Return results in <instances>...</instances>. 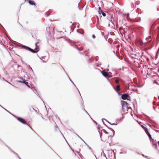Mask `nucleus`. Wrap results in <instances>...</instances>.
Returning <instances> with one entry per match:
<instances>
[{"mask_svg": "<svg viewBox=\"0 0 159 159\" xmlns=\"http://www.w3.org/2000/svg\"><path fill=\"white\" fill-rule=\"evenodd\" d=\"M12 116L16 118L18 121L22 123V124L26 125L27 126H29V125L26 122L24 118L20 117H18L14 115H12Z\"/></svg>", "mask_w": 159, "mask_h": 159, "instance_id": "f257e3e1", "label": "nucleus"}, {"mask_svg": "<svg viewBox=\"0 0 159 159\" xmlns=\"http://www.w3.org/2000/svg\"><path fill=\"white\" fill-rule=\"evenodd\" d=\"M21 47L34 53H36L38 52V51L36 50V49H33L25 45H22Z\"/></svg>", "mask_w": 159, "mask_h": 159, "instance_id": "f03ea898", "label": "nucleus"}, {"mask_svg": "<svg viewBox=\"0 0 159 159\" xmlns=\"http://www.w3.org/2000/svg\"><path fill=\"white\" fill-rule=\"evenodd\" d=\"M67 41L68 43L71 46L73 47L74 48L77 49L79 51H80L83 50V48H79L75 44L72 42L69 39H68Z\"/></svg>", "mask_w": 159, "mask_h": 159, "instance_id": "7ed1b4c3", "label": "nucleus"}, {"mask_svg": "<svg viewBox=\"0 0 159 159\" xmlns=\"http://www.w3.org/2000/svg\"><path fill=\"white\" fill-rule=\"evenodd\" d=\"M67 41L68 43L71 46L73 47L74 48L77 49L79 51H80L83 50V48H79L75 44L72 42L69 39H68Z\"/></svg>", "mask_w": 159, "mask_h": 159, "instance_id": "20e7f679", "label": "nucleus"}, {"mask_svg": "<svg viewBox=\"0 0 159 159\" xmlns=\"http://www.w3.org/2000/svg\"><path fill=\"white\" fill-rule=\"evenodd\" d=\"M101 73L102 75L106 78H108L112 77V76L111 75L109 74L106 71L102 70L101 71Z\"/></svg>", "mask_w": 159, "mask_h": 159, "instance_id": "39448f33", "label": "nucleus"}, {"mask_svg": "<svg viewBox=\"0 0 159 159\" xmlns=\"http://www.w3.org/2000/svg\"><path fill=\"white\" fill-rule=\"evenodd\" d=\"M128 97H130V96L128 93H125L122 94L121 96V98L123 100H126L127 99Z\"/></svg>", "mask_w": 159, "mask_h": 159, "instance_id": "423d86ee", "label": "nucleus"}, {"mask_svg": "<svg viewBox=\"0 0 159 159\" xmlns=\"http://www.w3.org/2000/svg\"><path fill=\"white\" fill-rule=\"evenodd\" d=\"M103 131V130H100L99 129H98V132L100 134V137L101 138V140L102 141L105 142L106 139V137H103L102 138V132Z\"/></svg>", "mask_w": 159, "mask_h": 159, "instance_id": "0eeeda50", "label": "nucleus"}, {"mask_svg": "<svg viewBox=\"0 0 159 159\" xmlns=\"http://www.w3.org/2000/svg\"><path fill=\"white\" fill-rule=\"evenodd\" d=\"M98 13L99 15L102 14V16L104 17H105L106 16V14L102 10L101 8L100 7H98Z\"/></svg>", "mask_w": 159, "mask_h": 159, "instance_id": "6e6552de", "label": "nucleus"}, {"mask_svg": "<svg viewBox=\"0 0 159 159\" xmlns=\"http://www.w3.org/2000/svg\"><path fill=\"white\" fill-rule=\"evenodd\" d=\"M147 135L148 136L150 141L151 142L152 140H153V139L152 138V136L149 132L148 131V128H146L145 131Z\"/></svg>", "mask_w": 159, "mask_h": 159, "instance_id": "1a4fd4ad", "label": "nucleus"}, {"mask_svg": "<svg viewBox=\"0 0 159 159\" xmlns=\"http://www.w3.org/2000/svg\"><path fill=\"white\" fill-rule=\"evenodd\" d=\"M113 88L115 91L116 92L118 93L120 90V87L119 85H117L116 87H115L113 86Z\"/></svg>", "mask_w": 159, "mask_h": 159, "instance_id": "9d476101", "label": "nucleus"}, {"mask_svg": "<svg viewBox=\"0 0 159 159\" xmlns=\"http://www.w3.org/2000/svg\"><path fill=\"white\" fill-rule=\"evenodd\" d=\"M112 151L111 150L109 151H108V157H106V159H111V157H112Z\"/></svg>", "mask_w": 159, "mask_h": 159, "instance_id": "9b49d317", "label": "nucleus"}, {"mask_svg": "<svg viewBox=\"0 0 159 159\" xmlns=\"http://www.w3.org/2000/svg\"><path fill=\"white\" fill-rule=\"evenodd\" d=\"M61 159H62L59 156V155L57 153L53 150V149L45 141H44L42 138H40Z\"/></svg>", "mask_w": 159, "mask_h": 159, "instance_id": "f8f14e48", "label": "nucleus"}, {"mask_svg": "<svg viewBox=\"0 0 159 159\" xmlns=\"http://www.w3.org/2000/svg\"><path fill=\"white\" fill-rule=\"evenodd\" d=\"M61 159H62L59 156V155L57 153L53 150V149L45 141H44L42 138H40Z\"/></svg>", "mask_w": 159, "mask_h": 159, "instance_id": "ddd939ff", "label": "nucleus"}, {"mask_svg": "<svg viewBox=\"0 0 159 159\" xmlns=\"http://www.w3.org/2000/svg\"><path fill=\"white\" fill-rule=\"evenodd\" d=\"M121 103L122 107V110L123 111H124V107H125V103H127V102L126 101L123 100H121Z\"/></svg>", "mask_w": 159, "mask_h": 159, "instance_id": "4468645a", "label": "nucleus"}, {"mask_svg": "<svg viewBox=\"0 0 159 159\" xmlns=\"http://www.w3.org/2000/svg\"><path fill=\"white\" fill-rule=\"evenodd\" d=\"M151 141L152 142V146L154 147L156 149H157V145L155 141H154V139L153 140H152Z\"/></svg>", "mask_w": 159, "mask_h": 159, "instance_id": "2eb2a0df", "label": "nucleus"}, {"mask_svg": "<svg viewBox=\"0 0 159 159\" xmlns=\"http://www.w3.org/2000/svg\"><path fill=\"white\" fill-rule=\"evenodd\" d=\"M121 21L122 24L123 25H126V20L125 19L124 20H120V22Z\"/></svg>", "mask_w": 159, "mask_h": 159, "instance_id": "dca6fc26", "label": "nucleus"}, {"mask_svg": "<svg viewBox=\"0 0 159 159\" xmlns=\"http://www.w3.org/2000/svg\"><path fill=\"white\" fill-rule=\"evenodd\" d=\"M81 106L82 107V109L85 111L86 113L90 117V116L89 114V113L85 109L84 107V105L83 104V100H82V104L81 105Z\"/></svg>", "mask_w": 159, "mask_h": 159, "instance_id": "f3484780", "label": "nucleus"}, {"mask_svg": "<svg viewBox=\"0 0 159 159\" xmlns=\"http://www.w3.org/2000/svg\"><path fill=\"white\" fill-rule=\"evenodd\" d=\"M0 107H1L3 109H4L6 111L8 112V113H9L11 115H13L12 113H11V112H10L8 110H7V109L3 107L1 105H0Z\"/></svg>", "mask_w": 159, "mask_h": 159, "instance_id": "a211bd4d", "label": "nucleus"}, {"mask_svg": "<svg viewBox=\"0 0 159 159\" xmlns=\"http://www.w3.org/2000/svg\"><path fill=\"white\" fill-rule=\"evenodd\" d=\"M68 78H69V80L71 82L73 83V84L75 86V87L77 89V90H78V91H79V93H80L79 90H78V88H77V87H76V85H75V84H74V83L73 82V81L71 80V79H70V77H69V76H68Z\"/></svg>", "mask_w": 159, "mask_h": 159, "instance_id": "6ab92c4d", "label": "nucleus"}, {"mask_svg": "<svg viewBox=\"0 0 159 159\" xmlns=\"http://www.w3.org/2000/svg\"><path fill=\"white\" fill-rule=\"evenodd\" d=\"M87 147L89 148L91 150V152L93 154V155L95 156V157L97 159V158L96 156L93 153V151L91 149V147H90L88 145H87Z\"/></svg>", "mask_w": 159, "mask_h": 159, "instance_id": "aec40b11", "label": "nucleus"}, {"mask_svg": "<svg viewBox=\"0 0 159 159\" xmlns=\"http://www.w3.org/2000/svg\"><path fill=\"white\" fill-rule=\"evenodd\" d=\"M110 21L113 24V25H114V19H113V15H112L111 16V20H110Z\"/></svg>", "mask_w": 159, "mask_h": 159, "instance_id": "412c9836", "label": "nucleus"}, {"mask_svg": "<svg viewBox=\"0 0 159 159\" xmlns=\"http://www.w3.org/2000/svg\"><path fill=\"white\" fill-rule=\"evenodd\" d=\"M101 156L103 155L104 157L106 158V155L105 153H104V151L103 150H102V152L101 154Z\"/></svg>", "mask_w": 159, "mask_h": 159, "instance_id": "4be33fe9", "label": "nucleus"}, {"mask_svg": "<svg viewBox=\"0 0 159 159\" xmlns=\"http://www.w3.org/2000/svg\"><path fill=\"white\" fill-rule=\"evenodd\" d=\"M106 126L107 127L108 129H110L113 132V134H114L115 133V132L114 130L111 128L109 127L107 125H106Z\"/></svg>", "mask_w": 159, "mask_h": 159, "instance_id": "5701e85b", "label": "nucleus"}, {"mask_svg": "<svg viewBox=\"0 0 159 159\" xmlns=\"http://www.w3.org/2000/svg\"><path fill=\"white\" fill-rule=\"evenodd\" d=\"M29 126L30 128L33 131H34L37 135H38L39 137H40V136H39V135L38 134H37L36 132L29 125V126Z\"/></svg>", "mask_w": 159, "mask_h": 159, "instance_id": "b1692460", "label": "nucleus"}, {"mask_svg": "<svg viewBox=\"0 0 159 159\" xmlns=\"http://www.w3.org/2000/svg\"><path fill=\"white\" fill-rule=\"evenodd\" d=\"M25 84L26 85V86L29 88H30V85H31V84H28V82H26L25 83Z\"/></svg>", "mask_w": 159, "mask_h": 159, "instance_id": "393cba45", "label": "nucleus"}, {"mask_svg": "<svg viewBox=\"0 0 159 159\" xmlns=\"http://www.w3.org/2000/svg\"><path fill=\"white\" fill-rule=\"evenodd\" d=\"M35 46V49H36V50L38 51V52L39 50V45H38L36 46Z\"/></svg>", "mask_w": 159, "mask_h": 159, "instance_id": "a878e982", "label": "nucleus"}, {"mask_svg": "<svg viewBox=\"0 0 159 159\" xmlns=\"http://www.w3.org/2000/svg\"><path fill=\"white\" fill-rule=\"evenodd\" d=\"M114 134H113V135H109L108 136L106 137V138L107 139V138H108L109 137H111V138L113 137L114 136Z\"/></svg>", "mask_w": 159, "mask_h": 159, "instance_id": "bb28decb", "label": "nucleus"}, {"mask_svg": "<svg viewBox=\"0 0 159 159\" xmlns=\"http://www.w3.org/2000/svg\"><path fill=\"white\" fill-rule=\"evenodd\" d=\"M102 130L106 134H109V133L107 132L105 129H102Z\"/></svg>", "mask_w": 159, "mask_h": 159, "instance_id": "cd10ccee", "label": "nucleus"}, {"mask_svg": "<svg viewBox=\"0 0 159 159\" xmlns=\"http://www.w3.org/2000/svg\"><path fill=\"white\" fill-rule=\"evenodd\" d=\"M141 20V18L140 17H139V20H136V19H135L134 20V22H139Z\"/></svg>", "mask_w": 159, "mask_h": 159, "instance_id": "c85d7f7f", "label": "nucleus"}, {"mask_svg": "<svg viewBox=\"0 0 159 159\" xmlns=\"http://www.w3.org/2000/svg\"><path fill=\"white\" fill-rule=\"evenodd\" d=\"M45 14L47 17L48 16L50 15V14L49 13V12L48 11L46 12L45 13Z\"/></svg>", "mask_w": 159, "mask_h": 159, "instance_id": "c756f323", "label": "nucleus"}, {"mask_svg": "<svg viewBox=\"0 0 159 159\" xmlns=\"http://www.w3.org/2000/svg\"><path fill=\"white\" fill-rule=\"evenodd\" d=\"M141 155L143 157L147 158L148 159H149V158L148 157V156H145L144 155L141 154Z\"/></svg>", "mask_w": 159, "mask_h": 159, "instance_id": "7c9ffc66", "label": "nucleus"}, {"mask_svg": "<svg viewBox=\"0 0 159 159\" xmlns=\"http://www.w3.org/2000/svg\"><path fill=\"white\" fill-rule=\"evenodd\" d=\"M141 126L142 128L144 129V131L146 130V128H146V127H145V126L143 125H142Z\"/></svg>", "mask_w": 159, "mask_h": 159, "instance_id": "2f4dec72", "label": "nucleus"}, {"mask_svg": "<svg viewBox=\"0 0 159 159\" xmlns=\"http://www.w3.org/2000/svg\"><path fill=\"white\" fill-rule=\"evenodd\" d=\"M14 153V154H16V155L20 159H21V158L20 157H19V155H18V154L17 153H16V152H15Z\"/></svg>", "mask_w": 159, "mask_h": 159, "instance_id": "473e14b6", "label": "nucleus"}, {"mask_svg": "<svg viewBox=\"0 0 159 159\" xmlns=\"http://www.w3.org/2000/svg\"><path fill=\"white\" fill-rule=\"evenodd\" d=\"M22 83H24V84H25V83L27 81H26V80L25 79H24L23 80H22Z\"/></svg>", "mask_w": 159, "mask_h": 159, "instance_id": "72a5a7b5", "label": "nucleus"}, {"mask_svg": "<svg viewBox=\"0 0 159 159\" xmlns=\"http://www.w3.org/2000/svg\"><path fill=\"white\" fill-rule=\"evenodd\" d=\"M3 143L9 149L11 150V148L9 147L6 145V144L4 142Z\"/></svg>", "mask_w": 159, "mask_h": 159, "instance_id": "f704fd0d", "label": "nucleus"}, {"mask_svg": "<svg viewBox=\"0 0 159 159\" xmlns=\"http://www.w3.org/2000/svg\"><path fill=\"white\" fill-rule=\"evenodd\" d=\"M153 83L154 84H158V82H157V81L156 80H154V81H153Z\"/></svg>", "mask_w": 159, "mask_h": 159, "instance_id": "c9c22d12", "label": "nucleus"}, {"mask_svg": "<svg viewBox=\"0 0 159 159\" xmlns=\"http://www.w3.org/2000/svg\"><path fill=\"white\" fill-rule=\"evenodd\" d=\"M126 100H129V101H131V97H130H130H128L127 99Z\"/></svg>", "mask_w": 159, "mask_h": 159, "instance_id": "e433bc0d", "label": "nucleus"}, {"mask_svg": "<svg viewBox=\"0 0 159 159\" xmlns=\"http://www.w3.org/2000/svg\"><path fill=\"white\" fill-rule=\"evenodd\" d=\"M92 38H93V39H95V38H96V36H95V35H94V34H93V35H92Z\"/></svg>", "mask_w": 159, "mask_h": 159, "instance_id": "4c0bfd02", "label": "nucleus"}, {"mask_svg": "<svg viewBox=\"0 0 159 159\" xmlns=\"http://www.w3.org/2000/svg\"><path fill=\"white\" fill-rule=\"evenodd\" d=\"M131 7H132V8H133L134 7V4L133 3H132L131 4Z\"/></svg>", "mask_w": 159, "mask_h": 159, "instance_id": "58836bf2", "label": "nucleus"}, {"mask_svg": "<svg viewBox=\"0 0 159 159\" xmlns=\"http://www.w3.org/2000/svg\"><path fill=\"white\" fill-rule=\"evenodd\" d=\"M123 27L122 26L120 27L119 28V30H120L123 29Z\"/></svg>", "mask_w": 159, "mask_h": 159, "instance_id": "ea45409f", "label": "nucleus"}, {"mask_svg": "<svg viewBox=\"0 0 159 159\" xmlns=\"http://www.w3.org/2000/svg\"><path fill=\"white\" fill-rule=\"evenodd\" d=\"M97 17L98 18L97 23L98 24L99 22V18L98 17V16H97Z\"/></svg>", "mask_w": 159, "mask_h": 159, "instance_id": "a19ab883", "label": "nucleus"}, {"mask_svg": "<svg viewBox=\"0 0 159 159\" xmlns=\"http://www.w3.org/2000/svg\"><path fill=\"white\" fill-rule=\"evenodd\" d=\"M90 117L92 119V120H93V122L97 125L98 124V123L95 121L94 120H93L92 118Z\"/></svg>", "mask_w": 159, "mask_h": 159, "instance_id": "79ce46f5", "label": "nucleus"}, {"mask_svg": "<svg viewBox=\"0 0 159 159\" xmlns=\"http://www.w3.org/2000/svg\"><path fill=\"white\" fill-rule=\"evenodd\" d=\"M118 93L119 96L121 95V96L122 95V94H121L119 92H118V93Z\"/></svg>", "mask_w": 159, "mask_h": 159, "instance_id": "37998d69", "label": "nucleus"}, {"mask_svg": "<svg viewBox=\"0 0 159 159\" xmlns=\"http://www.w3.org/2000/svg\"><path fill=\"white\" fill-rule=\"evenodd\" d=\"M117 123H113L111 124V125H117Z\"/></svg>", "mask_w": 159, "mask_h": 159, "instance_id": "c03bdc74", "label": "nucleus"}, {"mask_svg": "<svg viewBox=\"0 0 159 159\" xmlns=\"http://www.w3.org/2000/svg\"><path fill=\"white\" fill-rule=\"evenodd\" d=\"M126 105V108H128V107L129 105V104L127 102V103H125Z\"/></svg>", "mask_w": 159, "mask_h": 159, "instance_id": "a18cd8bd", "label": "nucleus"}, {"mask_svg": "<svg viewBox=\"0 0 159 159\" xmlns=\"http://www.w3.org/2000/svg\"><path fill=\"white\" fill-rule=\"evenodd\" d=\"M116 55L119 59H120V60L122 59H120V57L117 54H116Z\"/></svg>", "mask_w": 159, "mask_h": 159, "instance_id": "49530a36", "label": "nucleus"}, {"mask_svg": "<svg viewBox=\"0 0 159 159\" xmlns=\"http://www.w3.org/2000/svg\"><path fill=\"white\" fill-rule=\"evenodd\" d=\"M80 149H79V151H76V152L77 153H78V154H80L79 153H80Z\"/></svg>", "mask_w": 159, "mask_h": 159, "instance_id": "de8ad7c7", "label": "nucleus"}, {"mask_svg": "<svg viewBox=\"0 0 159 159\" xmlns=\"http://www.w3.org/2000/svg\"><path fill=\"white\" fill-rule=\"evenodd\" d=\"M29 69H31V71H32V72H33V73H34V71H33V70L32 69V68H31V67H30Z\"/></svg>", "mask_w": 159, "mask_h": 159, "instance_id": "09e8293b", "label": "nucleus"}, {"mask_svg": "<svg viewBox=\"0 0 159 159\" xmlns=\"http://www.w3.org/2000/svg\"><path fill=\"white\" fill-rule=\"evenodd\" d=\"M75 134L80 138V139L83 142L84 140H83L80 137L78 134H76L75 133Z\"/></svg>", "mask_w": 159, "mask_h": 159, "instance_id": "8fccbe9b", "label": "nucleus"}, {"mask_svg": "<svg viewBox=\"0 0 159 159\" xmlns=\"http://www.w3.org/2000/svg\"><path fill=\"white\" fill-rule=\"evenodd\" d=\"M118 33L119 34H121L122 35V34L120 32V30H118Z\"/></svg>", "mask_w": 159, "mask_h": 159, "instance_id": "3c124183", "label": "nucleus"}, {"mask_svg": "<svg viewBox=\"0 0 159 159\" xmlns=\"http://www.w3.org/2000/svg\"><path fill=\"white\" fill-rule=\"evenodd\" d=\"M115 82L116 83H118L119 82V80H115Z\"/></svg>", "mask_w": 159, "mask_h": 159, "instance_id": "603ef678", "label": "nucleus"}, {"mask_svg": "<svg viewBox=\"0 0 159 159\" xmlns=\"http://www.w3.org/2000/svg\"><path fill=\"white\" fill-rule=\"evenodd\" d=\"M17 81L18 82H19V83H22V80H17Z\"/></svg>", "mask_w": 159, "mask_h": 159, "instance_id": "864d4df0", "label": "nucleus"}, {"mask_svg": "<svg viewBox=\"0 0 159 159\" xmlns=\"http://www.w3.org/2000/svg\"><path fill=\"white\" fill-rule=\"evenodd\" d=\"M41 60L42 61V62H43V63H46V61L44 60H43L42 59H41Z\"/></svg>", "mask_w": 159, "mask_h": 159, "instance_id": "5fc2aeb1", "label": "nucleus"}, {"mask_svg": "<svg viewBox=\"0 0 159 159\" xmlns=\"http://www.w3.org/2000/svg\"><path fill=\"white\" fill-rule=\"evenodd\" d=\"M126 109H127V111H128V110L129 109H130L131 108V107H128V108H126Z\"/></svg>", "mask_w": 159, "mask_h": 159, "instance_id": "6e6d98bb", "label": "nucleus"}, {"mask_svg": "<svg viewBox=\"0 0 159 159\" xmlns=\"http://www.w3.org/2000/svg\"><path fill=\"white\" fill-rule=\"evenodd\" d=\"M103 119H102V122L103 124L106 126V125L105 124L104 122L103 121Z\"/></svg>", "mask_w": 159, "mask_h": 159, "instance_id": "4d7b16f0", "label": "nucleus"}, {"mask_svg": "<svg viewBox=\"0 0 159 159\" xmlns=\"http://www.w3.org/2000/svg\"><path fill=\"white\" fill-rule=\"evenodd\" d=\"M70 148L71 149V150L73 151V152H74V150L71 147H70Z\"/></svg>", "mask_w": 159, "mask_h": 159, "instance_id": "13d9d810", "label": "nucleus"}, {"mask_svg": "<svg viewBox=\"0 0 159 159\" xmlns=\"http://www.w3.org/2000/svg\"><path fill=\"white\" fill-rule=\"evenodd\" d=\"M89 61L90 62H91L93 61V60H91V59H89Z\"/></svg>", "mask_w": 159, "mask_h": 159, "instance_id": "bf43d9fd", "label": "nucleus"}, {"mask_svg": "<svg viewBox=\"0 0 159 159\" xmlns=\"http://www.w3.org/2000/svg\"><path fill=\"white\" fill-rule=\"evenodd\" d=\"M111 150L112 151V152H113L114 153H115V151L116 152V149H114L113 150Z\"/></svg>", "mask_w": 159, "mask_h": 159, "instance_id": "052dcab7", "label": "nucleus"}, {"mask_svg": "<svg viewBox=\"0 0 159 159\" xmlns=\"http://www.w3.org/2000/svg\"><path fill=\"white\" fill-rule=\"evenodd\" d=\"M60 65L61 66V67H62V69L64 70V72H65V70H64V68H63V67H62V66H61L60 64Z\"/></svg>", "mask_w": 159, "mask_h": 159, "instance_id": "680f3d73", "label": "nucleus"}, {"mask_svg": "<svg viewBox=\"0 0 159 159\" xmlns=\"http://www.w3.org/2000/svg\"><path fill=\"white\" fill-rule=\"evenodd\" d=\"M60 65L61 66V67H62V69L64 70V72H65V70H64V68H63V67H62V66H61L60 64Z\"/></svg>", "mask_w": 159, "mask_h": 159, "instance_id": "e2e57ef3", "label": "nucleus"}, {"mask_svg": "<svg viewBox=\"0 0 159 159\" xmlns=\"http://www.w3.org/2000/svg\"><path fill=\"white\" fill-rule=\"evenodd\" d=\"M39 43V42H37L35 44V46L38 45L37 44Z\"/></svg>", "mask_w": 159, "mask_h": 159, "instance_id": "0e129e2a", "label": "nucleus"}, {"mask_svg": "<svg viewBox=\"0 0 159 159\" xmlns=\"http://www.w3.org/2000/svg\"><path fill=\"white\" fill-rule=\"evenodd\" d=\"M63 137H64V138L65 139V140H66V142L67 143V144L69 143H68V142L66 140V139H65V137H64V136H63Z\"/></svg>", "mask_w": 159, "mask_h": 159, "instance_id": "69168bd1", "label": "nucleus"}, {"mask_svg": "<svg viewBox=\"0 0 159 159\" xmlns=\"http://www.w3.org/2000/svg\"><path fill=\"white\" fill-rule=\"evenodd\" d=\"M79 155L80 156V157H82V155L81 154H79Z\"/></svg>", "mask_w": 159, "mask_h": 159, "instance_id": "338daca9", "label": "nucleus"}, {"mask_svg": "<svg viewBox=\"0 0 159 159\" xmlns=\"http://www.w3.org/2000/svg\"><path fill=\"white\" fill-rule=\"evenodd\" d=\"M157 53H159V48H158V50L157 51Z\"/></svg>", "mask_w": 159, "mask_h": 159, "instance_id": "774afa93", "label": "nucleus"}]
</instances>
